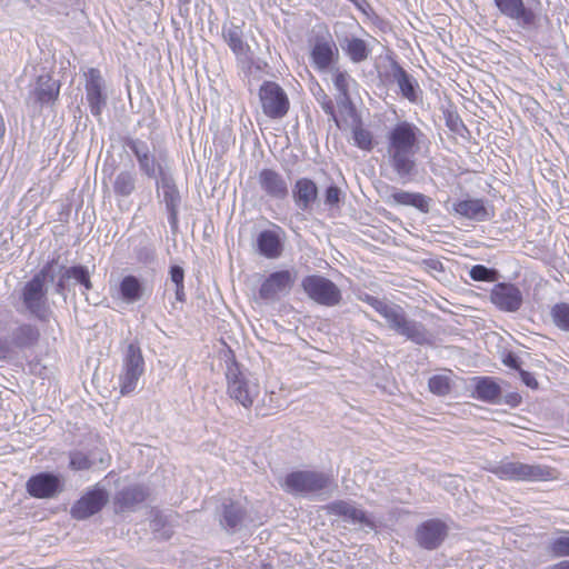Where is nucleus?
<instances>
[{"mask_svg":"<svg viewBox=\"0 0 569 569\" xmlns=\"http://www.w3.org/2000/svg\"><path fill=\"white\" fill-rule=\"evenodd\" d=\"M490 301L501 311L517 312L523 303V297L516 284L499 282L490 290Z\"/></svg>","mask_w":569,"mask_h":569,"instance_id":"obj_12","label":"nucleus"},{"mask_svg":"<svg viewBox=\"0 0 569 569\" xmlns=\"http://www.w3.org/2000/svg\"><path fill=\"white\" fill-rule=\"evenodd\" d=\"M124 146L134 154L139 169L146 177L154 179L162 174V166L150 151L146 141L137 138H127Z\"/></svg>","mask_w":569,"mask_h":569,"instance_id":"obj_11","label":"nucleus"},{"mask_svg":"<svg viewBox=\"0 0 569 569\" xmlns=\"http://www.w3.org/2000/svg\"><path fill=\"white\" fill-rule=\"evenodd\" d=\"M448 527L438 519H430L421 523L416 531L418 543L426 549H436L446 538Z\"/></svg>","mask_w":569,"mask_h":569,"instance_id":"obj_17","label":"nucleus"},{"mask_svg":"<svg viewBox=\"0 0 569 569\" xmlns=\"http://www.w3.org/2000/svg\"><path fill=\"white\" fill-rule=\"evenodd\" d=\"M146 287L136 276H126L120 281L119 293L126 303H134L144 296Z\"/></svg>","mask_w":569,"mask_h":569,"instance_id":"obj_27","label":"nucleus"},{"mask_svg":"<svg viewBox=\"0 0 569 569\" xmlns=\"http://www.w3.org/2000/svg\"><path fill=\"white\" fill-rule=\"evenodd\" d=\"M184 298H186V295H184V286L181 284V286H177L176 287V299L180 302H183L184 301Z\"/></svg>","mask_w":569,"mask_h":569,"instance_id":"obj_52","label":"nucleus"},{"mask_svg":"<svg viewBox=\"0 0 569 569\" xmlns=\"http://www.w3.org/2000/svg\"><path fill=\"white\" fill-rule=\"evenodd\" d=\"M310 59L319 71H328L339 59V50L332 37L327 33L313 39L310 50Z\"/></svg>","mask_w":569,"mask_h":569,"instance_id":"obj_10","label":"nucleus"},{"mask_svg":"<svg viewBox=\"0 0 569 569\" xmlns=\"http://www.w3.org/2000/svg\"><path fill=\"white\" fill-rule=\"evenodd\" d=\"M326 509L329 513L342 517L343 520L352 525H360L370 528L373 527V522L366 511L358 508L353 502L338 500L329 503Z\"/></svg>","mask_w":569,"mask_h":569,"instance_id":"obj_19","label":"nucleus"},{"mask_svg":"<svg viewBox=\"0 0 569 569\" xmlns=\"http://www.w3.org/2000/svg\"><path fill=\"white\" fill-rule=\"evenodd\" d=\"M551 318L553 323L561 330L569 331V303H556L551 308Z\"/></svg>","mask_w":569,"mask_h":569,"instance_id":"obj_39","label":"nucleus"},{"mask_svg":"<svg viewBox=\"0 0 569 569\" xmlns=\"http://www.w3.org/2000/svg\"><path fill=\"white\" fill-rule=\"evenodd\" d=\"M27 492L38 499L56 497L62 490L61 479L50 472H40L29 478L26 483Z\"/></svg>","mask_w":569,"mask_h":569,"instance_id":"obj_15","label":"nucleus"},{"mask_svg":"<svg viewBox=\"0 0 569 569\" xmlns=\"http://www.w3.org/2000/svg\"><path fill=\"white\" fill-rule=\"evenodd\" d=\"M489 471L503 480L546 481L555 478L553 469L542 465H528L520 461L502 460Z\"/></svg>","mask_w":569,"mask_h":569,"instance_id":"obj_4","label":"nucleus"},{"mask_svg":"<svg viewBox=\"0 0 569 569\" xmlns=\"http://www.w3.org/2000/svg\"><path fill=\"white\" fill-rule=\"evenodd\" d=\"M469 276L475 281L495 282L499 279L500 274L498 270L488 268L483 264L473 266Z\"/></svg>","mask_w":569,"mask_h":569,"instance_id":"obj_40","label":"nucleus"},{"mask_svg":"<svg viewBox=\"0 0 569 569\" xmlns=\"http://www.w3.org/2000/svg\"><path fill=\"white\" fill-rule=\"evenodd\" d=\"M341 190L336 186H330L326 190V203L335 206L340 201Z\"/></svg>","mask_w":569,"mask_h":569,"instance_id":"obj_47","label":"nucleus"},{"mask_svg":"<svg viewBox=\"0 0 569 569\" xmlns=\"http://www.w3.org/2000/svg\"><path fill=\"white\" fill-rule=\"evenodd\" d=\"M93 462L89 457L81 451L70 452L69 467L74 471L88 470L92 467Z\"/></svg>","mask_w":569,"mask_h":569,"instance_id":"obj_44","label":"nucleus"},{"mask_svg":"<svg viewBox=\"0 0 569 569\" xmlns=\"http://www.w3.org/2000/svg\"><path fill=\"white\" fill-rule=\"evenodd\" d=\"M39 337L37 327L23 323L12 330L10 343L16 348H29L38 342Z\"/></svg>","mask_w":569,"mask_h":569,"instance_id":"obj_30","label":"nucleus"},{"mask_svg":"<svg viewBox=\"0 0 569 569\" xmlns=\"http://www.w3.org/2000/svg\"><path fill=\"white\" fill-rule=\"evenodd\" d=\"M318 198V187L309 178L298 179L292 187V199L298 209L308 211Z\"/></svg>","mask_w":569,"mask_h":569,"instance_id":"obj_21","label":"nucleus"},{"mask_svg":"<svg viewBox=\"0 0 569 569\" xmlns=\"http://www.w3.org/2000/svg\"><path fill=\"white\" fill-rule=\"evenodd\" d=\"M64 277L74 279L78 283L82 284L86 290L92 288L89 271L83 266H73L64 269Z\"/></svg>","mask_w":569,"mask_h":569,"instance_id":"obj_41","label":"nucleus"},{"mask_svg":"<svg viewBox=\"0 0 569 569\" xmlns=\"http://www.w3.org/2000/svg\"><path fill=\"white\" fill-rule=\"evenodd\" d=\"M147 496L148 492L142 486H130L117 493L114 503L121 511L131 510L142 503Z\"/></svg>","mask_w":569,"mask_h":569,"instance_id":"obj_24","label":"nucleus"},{"mask_svg":"<svg viewBox=\"0 0 569 569\" xmlns=\"http://www.w3.org/2000/svg\"><path fill=\"white\" fill-rule=\"evenodd\" d=\"M363 302L371 306L379 315L380 312L386 308V306L389 303L385 300H380L373 296H370L366 293L363 297L360 298Z\"/></svg>","mask_w":569,"mask_h":569,"instance_id":"obj_46","label":"nucleus"},{"mask_svg":"<svg viewBox=\"0 0 569 569\" xmlns=\"http://www.w3.org/2000/svg\"><path fill=\"white\" fill-rule=\"evenodd\" d=\"M121 369L143 375L144 372V358L140 346L137 342H131L127 346L122 357Z\"/></svg>","mask_w":569,"mask_h":569,"instance_id":"obj_31","label":"nucleus"},{"mask_svg":"<svg viewBox=\"0 0 569 569\" xmlns=\"http://www.w3.org/2000/svg\"><path fill=\"white\" fill-rule=\"evenodd\" d=\"M389 203L398 206H411L421 212H428L430 209V199L422 193L396 190L388 199Z\"/></svg>","mask_w":569,"mask_h":569,"instance_id":"obj_25","label":"nucleus"},{"mask_svg":"<svg viewBox=\"0 0 569 569\" xmlns=\"http://www.w3.org/2000/svg\"><path fill=\"white\" fill-rule=\"evenodd\" d=\"M332 483L329 473L301 470L289 473L283 482V488L290 493H313L327 489Z\"/></svg>","mask_w":569,"mask_h":569,"instance_id":"obj_7","label":"nucleus"},{"mask_svg":"<svg viewBox=\"0 0 569 569\" xmlns=\"http://www.w3.org/2000/svg\"><path fill=\"white\" fill-rule=\"evenodd\" d=\"M352 140L355 146L365 151H371L375 147L372 132L360 120L352 127Z\"/></svg>","mask_w":569,"mask_h":569,"instance_id":"obj_36","label":"nucleus"},{"mask_svg":"<svg viewBox=\"0 0 569 569\" xmlns=\"http://www.w3.org/2000/svg\"><path fill=\"white\" fill-rule=\"evenodd\" d=\"M499 12L516 21L523 29L532 28L537 24L538 16L526 7L523 0H492Z\"/></svg>","mask_w":569,"mask_h":569,"instance_id":"obj_13","label":"nucleus"},{"mask_svg":"<svg viewBox=\"0 0 569 569\" xmlns=\"http://www.w3.org/2000/svg\"><path fill=\"white\" fill-rule=\"evenodd\" d=\"M549 550L555 557H569V531L552 539L549 543Z\"/></svg>","mask_w":569,"mask_h":569,"instance_id":"obj_42","label":"nucleus"},{"mask_svg":"<svg viewBox=\"0 0 569 569\" xmlns=\"http://www.w3.org/2000/svg\"><path fill=\"white\" fill-rule=\"evenodd\" d=\"M501 396L500 386L490 377L476 379L475 397L481 401L497 403Z\"/></svg>","mask_w":569,"mask_h":569,"instance_id":"obj_29","label":"nucleus"},{"mask_svg":"<svg viewBox=\"0 0 569 569\" xmlns=\"http://www.w3.org/2000/svg\"><path fill=\"white\" fill-rule=\"evenodd\" d=\"M340 47L353 63H360L368 59L371 48L363 40L355 36L346 37L340 41Z\"/></svg>","mask_w":569,"mask_h":569,"instance_id":"obj_26","label":"nucleus"},{"mask_svg":"<svg viewBox=\"0 0 569 569\" xmlns=\"http://www.w3.org/2000/svg\"><path fill=\"white\" fill-rule=\"evenodd\" d=\"M297 281L293 270H279L270 273L261 283L259 296L266 301H278L292 290Z\"/></svg>","mask_w":569,"mask_h":569,"instance_id":"obj_9","label":"nucleus"},{"mask_svg":"<svg viewBox=\"0 0 569 569\" xmlns=\"http://www.w3.org/2000/svg\"><path fill=\"white\" fill-rule=\"evenodd\" d=\"M429 389L432 393L445 396L450 392V379L447 375H436L429 379Z\"/></svg>","mask_w":569,"mask_h":569,"instance_id":"obj_43","label":"nucleus"},{"mask_svg":"<svg viewBox=\"0 0 569 569\" xmlns=\"http://www.w3.org/2000/svg\"><path fill=\"white\" fill-rule=\"evenodd\" d=\"M224 376L228 396L247 409L252 407L260 392L258 382L253 381L233 358L227 361Z\"/></svg>","mask_w":569,"mask_h":569,"instance_id":"obj_2","label":"nucleus"},{"mask_svg":"<svg viewBox=\"0 0 569 569\" xmlns=\"http://www.w3.org/2000/svg\"><path fill=\"white\" fill-rule=\"evenodd\" d=\"M86 98L93 116H100L107 103V96L103 92L104 80L100 71L90 68L86 73Z\"/></svg>","mask_w":569,"mask_h":569,"instance_id":"obj_14","label":"nucleus"},{"mask_svg":"<svg viewBox=\"0 0 569 569\" xmlns=\"http://www.w3.org/2000/svg\"><path fill=\"white\" fill-rule=\"evenodd\" d=\"M301 287L312 301L325 307H336L342 300L339 287L323 276H307L302 279Z\"/></svg>","mask_w":569,"mask_h":569,"instance_id":"obj_6","label":"nucleus"},{"mask_svg":"<svg viewBox=\"0 0 569 569\" xmlns=\"http://www.w3.org/2000/svg\"><path fill=\"white\" fill-rule=\"evenodd\" d=\"M423 132L412 122L399 121L386 133L385 159L398 180L410 182L418 173L416 156Z\"/></svg>","mask_w":569,"mask_h":569,"instance_id":"obj_1","label":"nucleus"},{"mask_svg":"<svg viewBox=\"0 0 569 569\" xmlns=\"http://www.w3.org/2000/svg\"><path fill=\"white\" fill-rule=\"evenodd\" d=\"M178 2L180 6H188L191 2V0H178Z\"/></svg>","mask_w":569,"mask_h":569,"instance_id":"obj_54","label":"nucleus"},{"mask_svg":"<svg viewBox=\"0 0 569 569\" xmlns=\"http://www.w3.org/2000/svg\"><path fill=\"white\" fill-rule=\"evenodd\" d=\"M388 327L398 335L406 337L417 345L430 342V333L427 328L416 320L408 319L402 307L396 303H388L380 312Z\"/></svg>","mask_w":569,"mask_h":569,"instance_id":"obj_3","label":"nucleus"},{"mask_svg":"<svg viewBox=\"0 0 569 569\" xmlns=\"http://www.w3.org/2000/svg\"><path fill=\"white\" fill-rule=\"evenodd\" d=\"M243 517V508L239 503L231 502L223 508L221 525L229 530H234L241 525Z\"/></svg>","mask_w":569,"mask_h":569,"instance_id":"obj_34","label":"nucleus"},{"mask_svg":"<svg viewBox=\"0 0 569 569\" xmlns=\"http://www.w3.org/2000/svg\"><path fill=\"white\" fill-rule=\"evenodd\" d=\"M108 502V493L103 489H93L84 493L71 508V516L82 520L99 512Z\"/></svg>","mask_w":569,"mask_h":569,"instance_id":"obj_16","label":"nucleus"},{"mask_svg":"<svg viewBox=\"0 0 569 569\" xmlns=\"http://www.w3.org/2000/svg\"><path fill=\"white\" fill-rule=\"evenodd\" d=\"M59 82L49 74H42L38 77L31 94L37 102L44 104L54 102L59 96Z\"/></svg>","mask_w":569,"mask_h":569,"instance_id":"obj_22","label":"nucleus"},{"mask_svg":"<svg viewBox=\"0 0 569 569\" xmlns=\"http://www.w3.org/2000/svg\"><path fill=\"white\" fill-rule=\"evenodd\" d=\"M516 400V403L518 402V396L512 397Z\"/></svg>","mask_w":569,"mask_h":569,"instance_id":"obj_56","label":"nucleus"},{"mask_svg":"<svg viewBox=\"0 0 569 569\" xmlns=\"http://www.w3.org/2000/svg\"><path fill=\"white\" fill-rule=\"evenodd\" d=\"M520 377H521V380L523 381V383L530 388H537L538 386V382L536 380V378L528 371H525V370H520Z\"/></svg>","mask_w":569,"mask_h":569,"instance_id":"obj_49","label":"nucleus"},{"mask_svg":"<svg viewBox=\"0 0 569 569\" xmlns=\"http://www.w3.org/2000/svg\"><path fill=\"white\" fill-rule=\"evenodd\" d=\"M548 569H569V560H562L556 565L550 566Z\"/></svg>","mask_w":569,"mask_h":569,"instance_id":"obj_53","label":"nucleus"},{"mask_svg":"<svg viewBox=\"0 0 569 569\" xmlns=\"http://www.w3.org/2000/svg\"><path fill=\"white\" fill-rule=\"evenodd\" d=\"M283 230L276 226L273 229L261 231L256 240L258 252L267 259H278L283 252Z\"/></svg>","mask_w":569,"mask_h":569,"instance_id":"obj_18","label":"nucleus"},{"mask_svg":"<svg viewBox=\"0 0 569 569\" xmlns=\"http://www.w3.org/2000/svg\"><path fill=\"white\" fill-rule=\"evenodd\" d=\"M261 190L274 199H284L288 196V183L284 178L273 169H262L258 176Z\"/></svg>","mask_w":569,"mask_h":569,"instance_id":"obj_20","label":"nucleus"},{"mask_svg":"<svg viewBox=\"0 0 569 569\" xmlns=\"http://www.w3.org/2000/svg\"><path fill=\"white\" fill-rule=\"evenodd\" d=\"M259 99L263 113L271 119L283 118L289 110V99L276 82H263L259 89Z\"/></svg>","mask_w":569,"mask_h":569,"instance_id":"obj_8","label":"nucleus"},{"mask_svg":"<svg viewBox=\"0 0 569 569\" xmlns=\"http://www.w3.org/2000/svg\"><path fill=\"white\" fill-rule=\"evenodd\" d=\"M3 130H4V127H3V119H2V117L0 116V134H2Z\"/></svg>","mask_w":569,"mask_h":569,"instance_id":"obj_55","label":"nucleus"},{"mask_svg":"<svg viewBox=\"0 0 569 569\" xmlns=\"http://www.w3.org/2000/svg\"><path fill=\"white\" fill-rule=\"evenodd\" d=\"M161 188L163 191V201L169 211L170 224L174 227L178 221V207L180 203L179 191L173 181L169 178L161 179Z\"/></svg>","mask_w":569,"mask_h":569,"instance_id":"obj_28","label":"nucleus"},{"mask_svg":"<svg viewBox=\"0 0 569 569\" xmlns=\"http://www.w3.org/2000/svg\"><path fill=\"white\" fill-rule=\"evenodd\" d=\"M141 377V375L121 369L118 377L120 393L122 396L132 393L136 390Z\"/></svg>","mask_w":569,"mask_h":569,"instance_id":"obj_38","label":"nucleus"},{"mask_svg":"<svg viewBox=\"0 0 569 569\" xmlns=\"http://www.w3.org/2000/svg\"><path fill=\"white\" fill-rule=\"evenodd\" d=\"M223 38L230 49L238 56L247 52L248 46L242 41V30L239 27H229L223 29Z\"/></svg>","mask_w":569,"mask_h":569,"instance_id":"obj_37","label":"nucleus"},{"mask_svg":"<svg viewBox=\"0 0 569 569\" xmlns=\"http://www.w3.org/2000/svg\"><path fill=\"white\" fill-rule=\"evenodd\" d=\"M320 104L322 110L330 117V119L336 123V126L340 128V122L335 113V106L332 100L327 94H323Z\"/></svg>","mask_w":569,"mask_h":569,"instance_id":"obj_45","label":"nucleus"},{"mask_svg":"<svg viewBox=\"0 0 569 569\" xmlns=\"http://www.w3.org/2000/svg\"><path fill=\"white\" fill-rule=\"evenodd\" d=\"M136 173L120 171L113 181V191L117 196L129 197L136 189Z\"/></svg>","mask_w":569,"mask_h":569,"instance_id":"obj_35","label":"nucleus"},{"mask_svg":"<svg viewBox=\"0 0 569 569\" xmlns=\"http://www.w3.org/2000/svg\"><path fill=\"white\" fill-rule=\"evenodd\" d=\"M51 269L52 262L48 263L40 272L34 274L33 278L26 283L22 292V300L26 308L41 320H46L49 312L44 282L48 277L53 281V276L49 274Z\"/></svg>","mask_w":569,"mask_h":569,"instance_id":"obj_5","label":"nucleus"},{"mask_svg":"<svg viewBox=\"0 0 569 569\" xmlns=\"http://www.w3.org/2000/svg\"><path fill=\"white\" fill-rule=\"evenodd\" d=\"M457 214L476 221H486L490 212L480 199H467L457 202L453 207Z\"/></svg>","mask_w":569,"mask_h":569,"instance_id":"obj_23","label":"nucleus"},{"mask_svg":"<svg viewBox=\"0 0 569 569\" xmlns=\"http://www.w3.org/2000/svg\"><path fill=\"white\" fill-rule=\"evenodd\" d=\"M332 70V82L335 88L338 91L337 96V102L340 106H347L350 104V97H349V87L350 83L353 81L350 74L347 71H342L338 68L331 69Z\"/></svg>","mask_w":569,"mask_h":569,"instance_id":"obj_33","label":"nucleus"},{"mask_svg":"<svg viewBox=\"0 0 569 569\" xmlns=\"http://www.w3.org/2000/svg\"><path fill=\"white\" fill-rule=\"evenodd\" d=\"M393 78L400 89L401 94L411 102L418 100V84L416 80L401 67L393 69Z\"/></svg>","mask_w":569,"mask_h":569,"instance_id":"obj_32","label":"nucleus"},{"mask_svg":"<svg viewBox=\"0 0 569 569\" xmlns=\"http://www.w3.org/2000/svg\"><path fill=\"white\" fill-rule=\"evenodd\" d=\"M184 271L179 266H173L170 268V280L177 286L183 284Z\"/></svg>","mask_w":569,"mask_h":569,"instance_id":"obj_48","label":"nucleus"},{"mask_svg":"<svg viewBox=\"0 0 569 569\" xmlns=\"http://www.w3.org/2000/svg\"><path fill=\"white\" fill-rule=\"evenodd\" d=\"M64 269L66 268H61V276L59 278V280L57 281V284H56V291L57 293H63L64 289H66V280H69L70 278H67L64 277Z\"/></svg>","mask_w":569,"mask_h":569,"instance_id":"obj_51","label":"nucleus"},{"mask_svg":"<svg viewBox=\"0 0 569 569\" xmlns=\"http://www.w3.org/2000/svg\"><path fill=\"white\" fill-rule=\"evenodd\" d=\"M503 363L507 366V367H510V368H513V369H517V370H521L519 368V361H518V358L515 357L512 353H509L508 356H506V358L503 359Z\"/></svg>","mask_w":569,"mask_h":569,"instance_id":"obj_50","label":"nucleus"}]
</instances>
